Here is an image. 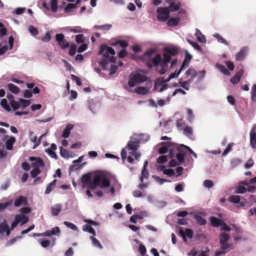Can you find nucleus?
Listing matches in <instances>:
<instances>
[{"instance_id":"obj_29","label":"nucleus","mask_w":256,"mask_h":256,"mask_svg":"<svg viewBox=\"0 0 256 256\" xmlns=\"http://www.w3.org/2000/svg\"><path fill=\"white\" fill-rule=\"evenodd\" d=\"M7 88L8 89V90L12 93L17 94L19 92V88L16 86L14 85L13 84H7Z\"/></svg>"},{"instance_id":"obj_60","label":"nucleus","mask_w":256,"mask_h":256,"mask_svg":"<svg viewBox=\"0 0 256 256\" xmlns=\"http://www.w3.org/2000/svg\"><path fill=\"white\" fill-rule=\"evenodd\" d=\"M168 160L166 156H161L157 158V162L158 164H164Z\"/></svg>"},{"instance_id":"obj_21","label":"nucleus","mask_w":256,"mask_h":256,"mask_svg":"<svg viewBox=\"0 0 256 256\" xmlns=\"http://www.w3.org/2000/svg\"><path fill=\"white\" fill-rule=\"evenodd\" d=\"M194 35L196 36L198 42L201 43H206V38L200 32V31L198 28H196Z\"/></svg>"},{"instance_id":"obj_38","label":"nucleus","mask_w":256,"mask_h":256,"mask_svg":"<svg viewBox=\"0 0 256 256\" xmlns=\"http://www.w3.org/2000/svg\"><path fill=\"white\" fill-rule=\"evenodd\" d=\"M19 102H20V107H22V110L28 106L30 104V100L20 98Z\"/></svg>"},{"instance_id":"obj_10","label":"nucleus","mask_w":256,"mask_h":256,"mask_svg":"<svg viewBox=\"0 0 256 256\" xmlns=\"http://www.w3.org/2000/svg\"><path fill=\"white\" fill-rule=\"evenodd\" d=\"M128 90L130 92H134L138 94L146 95L149 92V88L144 86H138L134 90L132 88H128Z\"/></svg>"},{"instance_id":"obj_5","label":"nucleus","mask_w":256,"mask_h":256,"mask_svg":"<svg viewBox=\"0 0 256 256\" xmlns=\"http://www.w3.org/2000/svg\"><path fill=\"white\" fill-rule=\"evenodd\" d=\"M28 220L29 218L24 214H16L14 218V220L12 223L11 230H14L18 224H20V226H22L28 222Z\"/></svg>"},{"instance_id":"obj_18","label":"nucleus","mask_w":256,"mask_h":256,"mask_svg":"<svg viewBox=\"0 0 256 256\" xmlns=\"http://www.w3.org/2000/svg\"><path fill=\"white\" fill-rule=\"evenodd\" d=\"M244 74V70H240L236 74L230 79V82L234 84H238Z\"/></svg>"},{"instance_id":"obj_3","label":"nucleus","mask_w":256,"mask_h":256,"mask_svg":"<svg viewBox=\"0 0 256 256\" xmlns=\"http://www.w3.org/2000/svg\"><path fill=\"white\" fill-rule=\"evenodd\" d=\"M98 54L102 55V60L100 62V64L102 69H104L106 64L110 62H116L115 51L112 48L102 45Z\"/></svg>"},{"instance_id":"obj_62","label":"nucleus","mask_w":256,"mask_h":256,"mask_svg":"<svg viewBox=\"0 0 256 256\" xmlns=\"http://www.w3.org/2000/svg\"><path fill=\"white\" fill-rule=\"evenodd\" d=\"M220 250L222 252H224V253L226 252V251L228 250L230 247V246L228 244L225 242V243H220Z\"/></svg>"},{"instance_id":"obj_7","label":"nucleus","mask_w":256,"mask_h":256,"mask_svg":"<svg viewBox=\"0 0 256 256\" xmlns=\"http://www.w3.org/2000/svg\"><path fill=\"white\" fill-rule=\"evenodd\" d=\"M56 40L59 46L62 49L67 48L70 46V44L64 39V36L62 34H58L56 35Z\"/></svg>"},{"instance_id":"obj_8","label":"nucleus","mask_w":256,"mask_h":256,"mask_svg":"<svg viewBox=\"0 0 256 256\" xmlns=\"http://www.w3.org/2000/svg\"><path fill=\"white\" fill-rule=\"evenodd\" d=\"M29 160L32 162L31 166L34 168L40 169V168L44 167V162L40 158L30 156L29 158Z\"/></svg>"},{"instance_id":"obj_51","label":"nucleus","mask_w":256,"mask_h":256,"mask_svg":"<svg viewBox=\"0 0 256 256\" xmlns=\"http://www.w3.org/2000/svg\"><path fill=\"white\" fill-rule=\"evenodd\" d=\"M194 218L196 222L201 226L204 225L206 224V220L200 216H195Z\"/></svg>"},{"instance_id":"obj_59","label":"nucleus","mask_w":256,"mask_h":256,"mask_svg":"<svg viewBox=\"0 0 256 256\" xmlns=\"http://www.w3.org/2000/svg\"><path fill=\"white\" fill-rule=\"evenodd\" d=\"M163 174H164L167 175L168 176H172L174 175L175 173L173 170L172 169H165L163 170Z\"/></svg>"},{"instance_id":"obj_31","label":"nucleus","mask_w":256,"mask_h":256,"mask_svg":"<svg viewBox=\"0 0 256 256\" xmlns=\"http://www.w3.org/2000/svg\"><path fill=\"white\" fill-rule=\"evenodd\" d=\"M121 188L120 184H119L116 180L113 184L112 186L110 187V190L108 192H110L112 195H114L116 190H120Z\"/></svg>"},{"instance_id":"obj_43","label":"nucleus","mask_w":256,"mask_h":256,"mask_svg":"<svg viewBox=\"0 0 256 256\" xmlns=\"http://www.w3.org/2000/svg\"><path fill=\"white\" fill-rule=\"evenodd\" d=\"M242 162V160L240 158H236L231 160L230 166L232 168H236Z\"/></svg>"},{"instance_id":"obj_52","label":"nucleus","mask_w":256,"mask_h":256,"mask_svg":"<svg viewBox=\"0 0 256 256\" xmlns=\"http://www.w3.org/2000/svg\"><path fill=\"white\" fill-rule=\"evenodd\" d=\"M234 146V144L232 142L229 143L225 149V150L222 152V155L225 156H226L229 152L232 151V147Z\"/></svg>"},{"instance_id":"obj_13","label":"nucleus","mask_w":256,"mask_h":256,"mask_svg":"<svg viewBox=\"0 0 256 256\" xmlns=\"http://www.w3.org/2000/svg\"><path fill=\"white\" fill-rule=\"evenodd\" d=\"M28 205V200L26 197L20 196L16 198L14 202V206L16 207L20 206H26Z\"/></svg>"},{"instance_id":"obj_6","label":"nucleus","mask_w":256,"mask_h":256,"mask_svg":"<svg viewBox=\"0 0 256 256\" xmlns=\"http://www.w3.org/2000/svg\"><path fill=\"white\" fill-rule=\"evenodd\" d=\"M157 12V18L160 22H166L169 17L170 10L168 8H159Z\"/></svg>"},{"instance_id":"obj_23","label":"nucleus","mask_w":256,"mask_h":256,"mask_svg":"<svg viewBox=\"0 0 256 256\" xmlns=\"http://www.w3.org/2000/svg\"><path fill=\"white\" fill-rule=\"evenodd\" d=\"M250 144L252 148L256 146V133L253 128L250 132Z\"/></svg>"},{"instance_id":"obj_17","label":"nucleus","mask_w":256,"mask_h":256,"mask_svg":"<svg viewBox=\"0 0 256 256\" xmlns=\"http://www.w3.org/2000/svg\"><path fill=\"white\" fill-rule=\"evenodd\" d=\"M196 72L193 68H190L186 72L185 78L186 79V80L192 81L196 76Z\"/></svg>"},{"instance_id":"obj_61","label":"nucleus","mask_w":256,"mask_h":256,"mask_svg":"<svg viewBox=\"0 0 256 256\" xmlns=\"http://www.w3.org/2000/svg\"><path fill=\"white\" fill-rule=\"evenodd\" d=\"M178 23V21L176 18L170 19L167 22L168 26H176Z\"/></svg>"},{"instance_id":"obj_24","label":"nucleus","mask_w":256,"mask_h":256,"mask_svg":"<svg viewBox=\"0 0 256 256\" xmlns=\"http://www.w3.org/2000/svg\"><path fill=\"white\" fill-rule=\"evenodd\" d=\"M242 185L238 186L236 189V192L238 194H244L246 192V186H248V184L246 182H243Z\"/></svg>"},{"instance_id":"obj_55","label":"nucleus","mask_w":256,"mask_h":256,"mask_svg":"<svg viewBox=\"0 0 256 256\" xmlns=\"http://www.w3.org/2000/svg\"><path fill=\"white\" fill-rule=\"evenodd\" d=\"M152 178L158 182L160 184H163L164 182H170V180H165V179H163V178H160V177H158V176H152Z\"/></svg>"},{"instance_id":"obj_41","label":"nucleus","mask_w":256,"mask_h":256,"mask_svg":"<svg viewBox=\"0 0 256 256\" xmlns=\"http://www.w3.org/2000/svg\"><path fill=\"white\" fill-rule=\"evenodd\" d=\"M64 225H66L67 227L69 228H70L78 232V228L73 223L68 222V221H64Z\"/></svg>"},{"instance_id":"obj_36","label":"nucleus","mask_w":256,"mask_h":256,"mask_svg":"<svg viewBox=\"0 0 256 256\" xmlns=\"http://www.w3.org/2000/svg\"><path fill=\"white\" fill-rule=\"evenodd\" d=\"M0 105L6 111L10 112L11 108L8 104L7 100L6 98H3L0 102Z\"/></svg>"},{"instance_id":"obj_14","label":"nucleus","mask_w":256,"mask_h":256,"mask_svg":"<svg viewBox=\"0 0 256 256\" xmlns=\"http://www.w3.org/2000/svg\"><path fill=\"white\" fill-rule=\"evenodd\" d=\"M11 228H10L6 220H4L0 224V233L3 234L6 232V235L8 236L10 233Z\"/></svg>"},{"instance_id":"obj_12","label":"nucleus","mask_w":256,"mask_h":256,"mask_svg":"<svg viewBox=\"0 0 256 256\" xmlns=\"http://www.w3.org/2000/svg\"><path fill=\"white\" fill-rule=\"evenodd\" d=\"M164 82L163 80L158 79L154 83V89L159 92H162L166 90L168 86Z\"/></svg>"},{"instance_id":"obj_25","label":"nucleus","mask_w":256,"mask_h":256,"mask_svg":"<svg viewBox=\"0 0 256 256\" xmlns=\"http://www.w3.org/2000/svg\"><path fill=\"white\" fill-rule=\"evenodd\" d=\"M180 234L184 240H186V236L189 238H192L193 236V232L190 229H186L185 232L181 230L180 231Z\"/></svg>"},{"instance_id":"obj_9","label":"nucleus","mask_w":256,"mask_h":256,"mask_svg":"<svg viewBox=\"0 0 256 256\" xmlns=\"http://www.w3.org/2000/svg\"><path fill=\"white\" fill-rule=\"evenodd\" d=\"M98 181L99 186L102 188H106L110 186V182L108 177L104 175L96 176Z\"/></svg>"},{"instance_id":"obj_4","label":"nucleus","mask_w":256,"mask_h":256,"mask_svg":"<svg viewBox=\"0 0 256 256\" xmlns=\"http://www.w3.org/2000/svg\"><path fill=\"white\" fill-rule=\"evenodd\" d=\"M148 80L146 76L142 71H134L130 75L128 82V88H133L138 84L146 82Z\"/></svg>"},{"instance_id":"obj_54","label":"nucleus","mask_w":256,"mask_h":256,"mask_svg":"<svg viewBox=\"0 0 256 256\" xmlns=\"http://www.w3.org/2000/svg\"><path fill=\"white\" fill-rule=\"evenodd\" d=\"M11 106L14 110H16L20 108V102H16V100H12L10 104Z\"/></svg>"},{"instance_id":"obj_28","label":"nucleus","mask_w":256,"mask_h":256,"mask_svg":"<svg viewBox=\"0 0 256 256\" xmlns=\"http://www.w3.org/2000/svg\"><path fill=\"white\" fill-rule=\"evenodd\" d=\"M15 138L13 136L10 138L6 142V148L8 150H12L13 148V144L15 142Z\"/></svg>"},{"instance_id":"obj_26","label":"nucleus","mask_w":256,"mask_h":256,"mask_svg":"<svg viewBox=\"0 0 256 256\" xmlns=\"http://www.w3.org/2000/svg\"><path fill=\"white\" fill-rule=\"evenodd\" d=\"M56 180L55 179L47 185L44 192L45 194H49L52 190L56 186Z\"/></svg>"},{"instance_id":"obj_45","label":"nucleus","mask_w":256,"mask_h":256,"mask_svg":"<svg viewBox=\"0 0 256 256\" xmlns=\"http://www.w3.org/2000/svg\"><path fill=\"white\" fill-rule=\"evenodd\" d=\"M240 197L238 195H233L230 197L229 200L234 204H238L240 202Z\"/></svg>"},{"instance_id":"obj_53","label":"nucleus","mask_w":256,"mask_h":256,"mask_svg":"<svg viewBox=\"0 0 256 256\" xmlns=\"http://www.w3.org/2000/svg\"><path fill=\"white\" fill-rule=\"evenodd\" d=\"M214 36L216 38V39L218 40V42L224 44L226 45H228V42H226V40L224 38H222L218 34H215L214 35Z\"/></svg>"},{"instance_id":"obj_20","label":"nucleus","mask_w":256,"mask_h":256,"mask_svg":"<svg viewBox=\"0 0 256 256\" xmlns=\"http://www.w3.org/2000/svg\"><path fill=\"white\" fill-rule=\"evenodd\" d=\"M62 210V205L60 204H56L52 206L51 214L53 216H57Z\"/></svg>"},{"instance_id":"obj_16","label":"nucleus","mask_w":256,"mask_h":256,"mask_svg":"<svg viewBox=\"0 0 256 256\" xmlns=\"http://www.w3.org/2000/svg\"><path fill=\"white\" fill-rule=\"evenodd\" d=\"M41 246L46 248L50 246H52L55 244V239L52 238V240H46L44 238H40L38 240Z\"/></svg>"},{"instance_id":"obj_42","label":"nucleus","mask_w":256,"mask_h":256,"mask_svg":"<svg viewBox=\"0 0 256 256\" xmlns=\"http://www.w3.org/2000/svg\"><path fill=\"white\" fill-rule=\"evenodd\" d=\"M217 68L219 70L226 76L230 75V72L222 64H216Z\"/></svg>"},{"instance_id":"obj_50","label":"nucleus","mask_w":256,"mask_h":256,"mask_svg":"<svg viewBox=\"0 0 256 256\" xmlns=\"http://www.w3.org/2000/svg\"><path fill=\"white\" fill-rule=\"evenodd\" d=\"M28 31L32 36H36L38 34L37 28L34 27L33 26H30L28 27Z\"/></svg>"},{"instance_id":"obj_1","label":"nucleus","mask_w":256,"mask_h":256,"mask_svg":"<svg viewBox=\"0 0 256 256\" xmlns=\"http://www.w3.org/2000/svg\"><path fill=\"white\" fill-rule=\"evenodd\" d=\"M178 52L174 48H164L163 56L164 60H162L161 56L158 54L152 60V62L154 67L157 68V70L160 74H164L167 70L168 63L172 60V56L178 54Z\"/></svg>"},{"instance_id":"obj_47","label":"nucleus","mask_w":256,"mask_h":256,"mask_svg":"<svg viewBox=\"0 0 256 256\" xmlns=\"http://www.w3.org/2000/svg\"><path fill=\"white\" fill-rule=\"evenodd\" d=\"M180 6V3H174L172 2L171 3L170 6H169L168 10H170L172 12H175L178 10Z\"/></svg>"},{"instance_id":"obj_39","label":"nucleus","mask_w":256,"mask_h":256,"mask_svg":"<svg viewBox=\"0 0 256 256\" xmlns=\"http://www.w3.org/2000/svg\"><path fill=\"white\" fill-rule=\"evenodd\" d=\"M112 45V46L120 45L122 48L124 49V48L128 46V42L126 40H122L116 41L115 42L113 43Z\"/></svg>"},{"instance_id":"obj_40","label":"nucleus","mask_w":256,"mask_h":256,"mask_svg":"<svg viewBox=\"0 0 256 256\" xmlns=\"http://www.w3.org/2000/svg\"><path fill=\"white\" fill-rule=\"evenodd\" d=\"M186 41L196 50L200 52L202 50L200 46L195 42L192 41L188 38L186 39Z\"/></svg>"},{"instance_id":"obj_49","label":"nucleus","mask_w":256,"mask_h":256,"mask_svg":"<svg viewBox=\"0 0 256 256\" xmlns=\"http://www.w3.org/2000/svg\"><path fill=\"white\" fill-rule=\"evenodd\" d=\"M188 146L181 144L180 146H177L176 150L178 152V153H184V154H186V150H188Z\"/></svg>"},{"instance_id":"obj_19","label":"nucleus","mask_w":256,"mask_h":256,"mask_svg":"<svg viewBox=\"0 0 256 256\" xmlns=\"http://www.w3.org/2000/svg\"><path fill=\"white\" fill-rule=\"evenodd\" d=\"M248 51V48L247 47H243L240 52L236 54V59L238 60H242L246 56Z\"/></svg>"},{"instance_id":"obj_2","label":"nucleus","mask_w":256,"mask_h":256,"mask_svg":"<svg viewBox=\"0 0 256 256\" xmlns=\"http://www.w3.org/2000/svg\"><path fill=\"white\" fill-rule=\"evenodd\" d=\"M149 139L150 136L148 134H134L127 145L129 154L134 156L135 158L138 160L141 156L140 154L136 151L139 147V144L146 142Z\"/></svg>"},{"instance_id":"obj_15","label":"nucleus","mask_w":256,"mask_h":256,"mask_svg":"<svg viewBox=\"0 0 256 256\" xmlns=\"http://www.w3.org/2000/svg\"><path fill=\"white\" fill-rule=\"evenodd\" d=\"M60 232L59 227L56 226L50 230H48L44 232V236H58Z\"/></svg>"},{"instance_id":"obj_57","label":"nucleus","mask_w":256,"mask_h":256,"mask_svg":"<svg viewBox=\"0 0 256 256\" xmlns=\"http://www.w3.org/2000/svg\"><path fill=\"white\" fill-rule=\"evenodd\" d=\"M177 126L179 130H183L186 126L185 122L182 120H179L177 121Z\"/></svg>"},{"instance_id":"obj_48","label":"nucleus","mask_w":256,"mask_h":256,"mask_svg":"<svg viewBox=\"0 0 256 256\" xmlns=\"http://www.w3.org/2000/svg\"><path fill=\"white\" fill-rule=\"evenodd\" d=\"M30 140L34 144V147H33V148L34 149L35 148H36L39 144H40V138H38V140L37 139V136H32L30 138Z\"/></svg>"},{"instance_id":"obj_35","label":"nucleus","mask_w":256,"mask_h":256,"mask_svg":"<svg viewBox=\"0 0 256 256\" xmlns=\"http://www.w3.org/2000/svg\"><path fill=\"white\" fill-rule=\"evenodd\" d=\"M94 28L98 30L106 31L110 30L112 28V25L110 24H106L100 26L96 25L94 26Z\"/></svg>"},{"instance_id":"obj_63","label":"nucleus","mask_w":256,"mask_h":256,"mask_svg":"<svg viewBox=\"0 0 256 256\" xmlns=\"http://www.w3.org/2000/svg\"><path fill=\"white\" fill-rule=\"evenodd\" d=\"M84 36L82 34H78L76 36V41L78 44L83 42L84 40Z\"/></svg>"},{"instance_id":"obj_27","label":"nucleus","mask_w":256,"mask_h":256,"mask_svg":"<svg viewBox=\"0 0 256 256\" xmlns=\"http://www.w3.org/2000/svg\"><path fill=\"white\" fill-rule=\"evenodd\" d=\"M184 134L193 140L192 129L191 127L186 126L184 129Z\"/></svg>"},{"instance_id":"obj_44","label":"nucleus","mask_w":256,"mask_h":256,"mask_svg":"<svg viewBox=\"0 0 256 256\" xmlns=\"http://www.w3.org/2000/svg\"><path fill=\"white\" fill-rule=\"evenodd\" d=\"M251 100L253 102H256V84H254L251 89Z\"/></svg>"},{"instance_id":"obj_37","label":"nucleus","mask_w":256,"mask_h":256,"mask_svg":"<svg viewBox=\"0 0 256 256\" xmlns=\"http://www.w3.org/2000/svg\"><path fill=\"white\" fill-rule=\"evenodd\" d=\"M230 238V236L228 234L223 232L220 236V243L226 242Z\"/></svg>"},{"instance_id":"obj_46","label":"nucleus","mask_w":256,"mask_h":256,"mask_svg":"<svg viewBox=\"0 0 256 256\" xmlns=\"http://www.w3.org/2000/svg\"><path fill=\"white\" fill-rule=\"evenodd\" d=\"M192 82L189 80H186L184 82H180V86L186 90H188L190 89V84Z\"/></svg>"},{"instance_id":"obj_58","label":"nucleus","mask_w":256,"mask_h":256,"mask_svg":"<svg viewBox=\"0 0 256 256\" xmlns=\"http://www.w3.org/2000/svg\"><path fill=\"white\" fill-rule=\"evenodd\" d=\"M40 173V169H36L32 168V170L30 171V175L32 178H36Z\"/></svg>"},{"instance_id":"obj_22","label":"nucleus","mask_w":256,"mask_h":256,"mask_svg":"<svg viewBox=\"0 0 256 256\" xmlns=\"http://www.w3.org/2000/svg\"><path fill=\"white\" fill-rule=\"evenodd\" d=\"M86 222H88V224H86L83 226H82V230L84 232H88V230L92 228V226H96L98 225V223L96 222L90 220H84Z\"/></svg>"},{"instance_id":"obj_64","label":"nucleus","mask_w":256,"mask_h":256,"mask_svg":"<svg viewBox=\"0 0 256 256\" xmlns=\"http://www.w3.org/2000/svg\"><path fill=\"white\" fill-rule=\"evenodd\" d=\"M213 184H214L212 181L210 180H204V187L208 188H212L213 186Z\"/></svg>"},{"instance_id":"obj_32","label":"nucleus","mask_w":256,"mask_h":256,"mask_svg":"<svg viewBox=\"0 0 256 256\" xmlns=\"http://www.w3.org/2000/svg\"><path fill=\"white\" fill-rule=\"evenodd\" d=\"M210 221L212 225L213 226L216 227V228L220 226V225L222 222V220H220V219L216 218V217H214V216L210 218Z\"/></svg>"},{"instance_id":"obj_34","label":"nucleus","mask_w":256,"mask_h":256,"mask_svg":"<svg viewBox=\"0 0 256 256\" xmlns=\"http://www.w3.org/2000/svg\"><path fill=\"white\" fill-rule=\"evenodd\" d=\"M90 238L92 240V244L94 246L100 249L102 248V246L96 238L94 236H90Z\"/></svg>"},{"instance_id":"obj_33","label":"nucleus","mask_w":256,"mask_h":256,"mask_svg":"<svg viewBox=\"0 0 256 256\" xmlns=\"http://www.w3.org/2000/svg\"><path fill=\"white\" fill-rule=\"evenodd\" d=\"M98 186H99L98 181L97 180L96 176H95L93 181L88 185V188L92 190H95Z\"/></svg>"},{"instance_id":"obj_11","label":"nucleus","mask_w":256,"mask_h":256,"mask_svg":"<svg viewBox=\"0 0 256 256\" xmlns=\"http://www.w3.org/2000/svg\"><path fill=\"white\" fill-rule=\"evenodd\" d=\"M188 64L186 63V61L184 60L182 65L181 66L179 70H176L175 72L173 73H172L168 76V78H166V80L164 81V82H169L171 79L176 78L178 77L179 74H180L182 70L184 68L188 66Z\"/></svg>"},{"instance_id":"obj_30","label":"nucleus","mask_w":256,"mask_h":256,"mask_svg":"<svg viewBox=\"0 0 256 256\" xmlns=\"http://www.w3.org/2000/svg\"><path fill=\"white\" fill-rule=\"evenodd\" d=\"M74 128V126L72 124H68L66 128L64 130L63 133L62 134V136L64 138H67L69 136L70 130H72Z\"/></svg>"},{"instance_id":"obj_56","label":"nucleus","mask_w":256,"mask_h":256,"mask_svg":"<svg viewBox=\"0 0 256 256\" xmlns=\"http://www.w3.org/2000/svg\"><path fill=\"white\" fill-rule=\"evenodd\" d=\"M58 9L57 0H52L51 2V10L52 12H56Z\"/></svg>"}]
</instances>
